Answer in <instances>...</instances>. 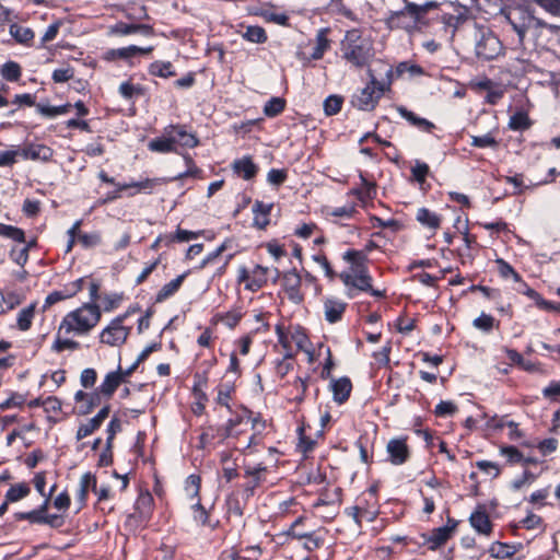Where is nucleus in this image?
Masks as SVG:
<instances>
[{
  "instance_id": "1",
  "label": "nucleus",
  "mask_w": 560,
  "mask_h": 560,
  "mask_svg": "<svg viewBox=\"0 0 560 560\" xmlns=\"http://www.w3.org/2000/svg\"><path fill=\"white\" fill-rule=\"evenodd\" d=\"M382 71L385 78L377 79V71L369 69L370 84L353 95L352 104L361 110H372L377 105L383 94L389 90L394 71L390 66L383 65ZM382 72H378L381 74Z\"/></svg>"
},
{
  "instance_id": "2",
  "label": "nucleus",
  "mask_w": 560,
  "mask_h": 560,
  "mask_svg": "<svg viewBox=\"0 0 560 560\" xmlns=\"http://www.w3.org/2000/svg\"><path fill=\"white\" fill-rule=\"evenodd\" d=\"M100 319V307L94 303H86L65 316L59 326V332L65 330L66 334L74 331L78 335H84L89 332Z\"/></svg>"
},
{
  "instance_id": "3",
  "label": "nucleus",
  "mask_w": 560,
  "mask_h": 560,
  "mask_svg": "<svg viewBox=\"0 0 560 560\" xmlns=\"http://www.w3.org/2000/svg\"><path fill=\"white\" fill-rule=\"evenodd\" d=\"M433 7H435L434 2H427L424 4L406 2L404 9L390 12L386 23L390 28H401L411 33L418 28V25L422 23L425 14Z\"/></svg>"
},
{
  "instance_id": "4",
  "label": "nucleus",
  "mask_w": 560,
  "mask_h": 560,
  "mask_svg": "<svg viewBox=\"0 0 560 560\" xmlns=\"http://www.w3.org/2000/svg\"><path fill=\"white\" fill-rule=\"evenodd\" d=\"M343 58L357 67H363L372 57V47L368 39L357 31L348 32L342 45Z\"/></svg>"
},
{
  "instance_id": "5",
  "label": "nucleus",
  "mask_w": 560,
  "mask_h": 560,
  "mask_svg": "<svg viewBox=\"0 0 560 560\" xmlns=\"http://www.w3.org/2000/svg\"><path fill=\"white\" fill-rule=\"evenodd\" d=\"M133 513L129 514L126 520V525L132 529H138L144 526L153 511V497L148 492H141L135 503Z\"/></svg>"
},
{
  "instance_id": "6",
  "label": "nucleus",
  "mask_w": 560,
  "mask_h": 560,
  "mask_svg": "<svg viewBox=\"0 0 560 560\" xmlns=\"http://www.w3.org/2000/svg\"><path fill=\"white\" fill-rule=\"evenodd\" d=\"M127 314L117 316L101 332V341L112 347H119L127 340L130 328L124 326Z\"/></svg>"
},
{
  "instance_id": "7",
  "label": "nucleus",
  "mask_w": 560,
  "mask_h": 560,
  "mask_svg": "<svg viewBox=\"0 0 560 560\" xmlns=\"http://www.w3.org/2000/svg\"><path fill=\"white\" fill-rule=\"evenodd\" d=\"M447 525L434 528L431 534H422L423 545H428L430 550H436L443 546L454 534L457 522L448 518Z\"/></svg>"
},
{
  "instance_id": "8",
  "label": "nucleus",
  "mask_w": 560,
  "mask_h": 560,
  "mask_svg": "<svg viewBox=\"0 0 560 560\" xmlns=\"http://www.w3.org/2000/svg\"><path fill=\"white\" fill-rule=\"evenodd\" d=\"M199 172L197 167L188 168L186 172L180 173L172 178H165V177H156V178H145L143 180L139 182H131L129 183V186L131 188H136L137 192H143V194H151L155 187L167 184L171 180L182 179L188 176H196V174Z\"/></svg>"
},
{
  "instance_id": "9",
  "label": "nucleus",
  "mask_w": 560,
  "mask_h": 560,
  "mask_svg": "<svg viewBox=\"0 0 560 560\" xmlns=\"http://www.w3.org/2000/svg\"><path fill=\"white\" fill-rule=\"evenodd\" d=\"M501 51V44L492 33L483 34L476 44V55L485 60L495 58Z\"/></svg>"
},
{
  "instance_id": "10",
  "label": "nucleus",
  "mask_w": 560,
  "mask_h": 560,
  "mask_svg": "<svg viewBox=\"0 0 560 560\" xmlns=\"http://www.w3.org/2000/svg\"><path fill=\"white\" fill-rule=\"evenodd\" d=\"M282 285L290 301L295 304H299L303 301V295L300 292L301 277L295 269L287 271L282 275Z\"/></svg>"
},
{
  "instance_id": "11",
  "label": "nucleus",
  "mask_w": 560,
  "mask_h": 560,
  "mask_svg": "<svg viewBox=\"0 0 560 560\" xmlns=\"http://www.w3.org/2000/svg\"><path fill=\"white\" fill-rule=\"evenodd\" d=\"M393 465H402L409 458V448L405 439H392L386 446Z\"/></svg>"
},
{
  "instance_id": "12",
  "label": "nucleus",
  "mask_w": 560,
  "mask_h": 560,
  "mask_svg": "<svg viewBox=\"0 0 560 560\" xmlns=\"http://www.w3.org/2000/svg\"><path fill=\"white\" fill-rule=\"evenodd\" d=\"M341 279L346 285H352L361 291L372 289V278L366 268H359L357 271H351V273H342Z\"/></svg>"
},
{
  "instance_id": "13",
  "label": "nucleus",
  "mask_w": 560,
  "mask_h": 560,
  "mask_svg": "<svg viewBox=\"0 0 560 560\" xmlns=\"http://www.w3.org/2000/svg\"><path fill=\"white\" fill-rule=\"evenodd\" d=\"M330 389L332 392L334 400L341 405L348 400L352 384L348 377L332 378L330 382Z\"/></svg>"
},
{
  "instance_id": "14",
  "label": "nucleus",
  "mask_w": 560,
  "mask_h": 560,
  "mask_svg": "<svg viewBox=\"0 0 560 560\" xmlns=\"http://www.w3.org/2000/svg\"><path fill=\"white\" fill-rule=\"evenodd\" d=\"M268 267L256 265L250 271V280L245 284V289L252 292H256L261 289L268 281Z\"/></svg>"
},
{
  "instance_id": "15",
  "label": "nucleus",
  "mask_w": 560,
  "mask_h": 560,
  "mask_svg": "<svg viewBox=\"0 0 560 560\" xmlns=\"http://www.w3.org/2000/svg\"><path fill=\"white\" fill-rule=\"evenodd\" d=\"M267 468L262 464L257 466H245V476L252 478V480L245 486V491L248 495L254 494V490L264 481V472Z\"/></svg>"
},
{
  "instance_id": "16",
  "label": "nucleus",
  "mask_w": 560,
  "mask_h": 560,
  "mask_svg": "<svg viewBox=\"0 0 560 560\" xmlns=\"http://www.w3.org/2000/svg\"><path fill=\"white\" fill-rule=\"evenodd\" d=\"M20 154L24 159L49 161L52 156V150L44 144H31L25 147Z\"/></svg>"
},
{
  "instance_id": "17",
  "label": "nucleus",
  "mask_w": 560,
  "mask_h": 560,
  "mask_svg": "<svg viewBox=\"0 0 560 560\" xmlns=\"http://www.w3.org/2000/svg\"><path fill=\"white\" fill-rule=\"evenodd\" d=\"M345 310L346 303L340 300L327 299L324 302L325 318L329 323L340 320Z\"/></svg>"
},
{
  "instance_id": "18",
  "label": "nucleus",
  "mask_w": 560,
  "mask_h": 560,
  "mask_svg": "<svg viewBox=\"0 0 560 560\" xmlns=\"http://www.w3.org/2000/svg\"><path fill=\"white\" fill-rule=\"evenodd\" d=\"M470 525L482 535H489L492 529V524L485 510L478 509L469 517Z\"/></svg>"
},
{
  "instance_id": "19",
  "label": "nucleus",
  "mask_w": 560,
  "mask_h": 560,
  "mask_svg": "<svg viewBox=\"0 0 560 560\" xmlns=\"http://www.w3.org/2000/svg\"><path fill=\"white\" fill-rule=\"evenodd\" d=\"M399 115L421 131L430 132L435 126L433 122L417 116L413 112L404 106L397 108Z\"/></svg>"
},
{
  "instance_id": "20",
  "label": "nucleus",
  "mask_w": 560,
  "mask_h": 560,
  "mask_svg": "<svg viewBox=\"0 0 560 560\" xmlns=\"http://www.w3.org/2000/svg\"><path fill=\"white\" fill-rule=\"evenodd\" d=\"M330 43L327 38V30H319L316 38H315V45L313 47V51L310 57H303V60L310 61V60H318L322 59L325 51L329 48Z\"/></svg>"
},
{
  "instance_id": "21",
  "label": "nucleus",
  "mask_w": 560,
  "mask_h": 560,
  "mask_svg": "<svg viewBox=\"0 0 560 560\" xmlns=\"http://www.w3.org/2000/svg\"><path fill=\"white\" fill-rule=\"evenodd\" d=\"M233 170L246 180L253 178L257 173V166L248 156L234 161Z\"/></svg>"
},
{
  "instance_id": "22",
  "label": "nucleus",
  "mask_w": 560,
  "mask_h": 560,
  "mask_svg": "<svg viewBox=\"0 0 560 560\" xmlns=\"http://www.w3.org/2000/svg\"><path fill=\"white\" fill-rule=\"evenodd\" d=\"M121 382H122V377L120 375V366H119L116 372H110L105 376L103 383L100 386V393L104 394L107 397H110L115 393V390L117 389V387L120 385Z\"/></svg>"
},
{
  "instance_id": "23",
  "label": "nucleus",
  "mask_w": 560,
  "mask_h": 560,
  "mask_svg": "<svg viewBox=\"0 0 560 560\" xmlns=\"http://www.w3.org/2000/svg\"><path fill=\"white\" fill-rule=\"evenodd\" d=\"M272 205H266L261 201H256L253 206V212L255 214L254 224L259 229H265L269 224V212Z\"/></svg>"
},
{
  "instance_id": "24",
  "label": "nucleus",
  "mask_w": 560,
  "mask_h": 560,
  "mask_svg": "<svg viewBox=\"0 0 560 560\" xmlns=\"http://www.w3.org/2000/svg\"><path fill=\"white\" fill-rule=\"evenodd\" d=\"M152 50H153L152 46L138 47V46L131 45L128 47L113 49L108 54L110 55L112 58L129 59L139 54H150Z\"/></svg>"
},
{
  "instance_id": "25",
  "label": "nucleus",
  "mask_w": 560,
  "mask_h": 560,
  "mask_svg": "<svg viewBox=\"0 0 560 560\" xmlns=\"http://www.w3.org/2000/svg\"><path fill=\"white\" fill-rule=\"evenodd\" d=\"M90 489L96 491V477L91 472H85L80 479V485L77 494L81 505L85 504L88 492Z\"/></svg>"
},
{
  "instance_id": "26",
  "label": "nucleus",
  "mask_w": 560,
  "mask_h": 560,
  "mask_svg": "<svg viewBox=\"0 0 560 560\" xmlns=\"http://www.w3.org/2000/svg\"><path fill=\"white\" fill-rule=\"evenodd\" d=\"M186 276H187V273L185 272L183 275H179L177 278H175L174 280L170 281L168 283L164 284L161 288V290L158 292L155 301L158 303H160V302L165 301L166 299H168L173 294H175L179 290V288H180L184 279L186 278Z\"/></svg>"
},
{
  "instance_id": "27",
  "label": "nucleus",
  "mask_w": 560,
  "mask_h": 560,
  "mask_svg": "<svg viewBox=\"0 0 560 560\" xmlns=\"http://www.w3.org/2000/svg\"><path fill=\"white\" fill-rule=\"evenodd\" d=\"M113 33L118 35H130L139 33L148 36L151 34V27L143 24L118 23L113 27Z\"/></svg>"
},
{
  "instance_id": "28",
  "label": "nucleus",
  "mask_w": 560,
  "mask_h": 560,
  "mask_svg": "<svg viewBox=\"0 0 560 560\" xmlns=\"http://www.w3.org/2000/svg\"><path fill=\"white\" fill-rule=\"evenodd\" d=\"M171 137L172 140H174V147L180 145L186 148H195L198 144V139L182 128L174 129V131L171 133Z\"/></svg>"
},
{
  "instance_id": "29",
  "label": "nucleus",
  "mask_w": 560,
  "mask_h": 560,
  "mask_svg": "<svg viewBox=\"0 0 560 560\" xmlns=\"http://www.w3.org/2000/svg\"><path fill=\"white\" fill-rule=\"evenodd\" d=\"M416 219L422 225H424L429 229H432V230H436L441 223L440 217L427 208H420L417 211Z\"/></svg>"
},
{
  "instance_id": "30",
  "label": "nucleus",
  "mask_w": 560,
  "mask_h": 560,
  "mask_svg": "<svg viewBox=\"0 0 560 560\" xmlns=\"http://www.w3.org/2000/svg\"><path fill=\"white\" fill-rule=\"evenodd\" d=\"M361 187L353 190L361 201L373 199L376 195V185L369 182L363 174H360Z\"/></svg>"
},
{
  "instance_id": "31",
  "label": "nucleus",
  "mask_w": 560,
  "mask_h": 560,
  "mask_svg": "<svg viewBox=\"0 0 560 560\" xmlns=\"http://www.w3.org/2000/svg\"><path fill=\"white\" fill-rule=\"evenodd\" d=\"M10 35L20 44H28L34 38V32L30 27L19 24L10 25Z\"/></svg>"
},
{
  "instance_id": "32",
  "label": "nucleus",
  "mask_w": 560,
  "mask_h": 560,
  "mask_svg": "<svg viewBox=\"0 0 560 560\" xmlns=\"http://www.w3.org/2000/svg\"><path fill=\"white\" fill-rule=\"evenodd\" d=\"M242 36L244 39L256 44H262L267 40L266 31L258 25L246 26V30Z\"/></svg>"
},
{
  "instance_id": "33",
  "label": "nucleus",
  "mask_w": 560,
  "mask_h": 560,
  "mask_svg": "<svg viewBox=\"0 0 560 560\" xmlns=\"http://www.w3.org/2000/svg\"><path fill=\"white\" fill-rule=\"evenodd\" d=\"M71 108H72V105L69 103L60 105V106H50V105H44V104L36 105L37 112L39 114H42L43 116H46L49 118L56 117L58 115H65V114L69 113Z\"/></svg>"
},
{
  "instance_id": "34",
  "label": "nucleus",
  "mask_w": 560,
  "mask_h": 560,
  "mask_svg": "<svg viewBox=\"0 0 560 560\" xmlns=\"http://www.w3.org/2000/svg\"><path fill=\"white\" fill-rule=\"evenodd\" d=\"M149 72L152 75L168 78L175 75L173 66L170 61H154L149 67Z\"/></svg>"
},
{
  "instance_id": "35",
  "label": "nucleus",
  "mask_w": 560,
  "mask_h": 560,
  "mask_svg": "<svg viewBox=\"0 0 560 560\" xmlns=\"http://www.w3.org/2000/svg\"><path fill=\"white\" fill-rule=\"evenodd\" d=\"M508 20H509L511 26L513 27V30L518 35L520 42L522 43L526 36L528 28L532 26L534 19L529 15H526L522 19L521 22H516L515 20L512 19L511 15H509Z\"/></svg>"
},
{
  "instance_id": "36",
  "label": "nucleus",
  "mask_w": 560,
  "mask_h": 560,
  "mask_svg": "<svg viewBox=\"0 0 560 560\" xmlns=\"http://www.w3.org/2000/svg\"><path fill=\"white\" fill-rule=\"evenodd\" d=\"M0 236L10 238L18 243L25 242V234L22 229L13 226V225L3 224V223H0Z\"/></svg>"
},
{
  "instance_id": "37",
  "label": "nucleus",
  "mask_w": 560,
  "mask_h": 560,
  "mask_svg": "<svg viewBox=\"0 0 560 560\" xmlns=\"http://www.w3.org/2000/svg\"><path fill=\"white\" fill-rule=\"evenodd\" d=\"M35 313V304H31L27 307L20 311L18 315V327L25 331L31 328L32 320Z\"/></svg>"
},
{
  "instance_id": "38",
  "label": "nucleus",
  "mask_w": 560,
  "mask_h": 560,
  "mask_svg": "<svg viewBox=\"0 0 560 560\" xmlns=\"http://www.w3.org/2000/svg\"><path fill=\"white\" fill-rule=\"evenodd\" d=\"M149 149L161 153L172 152L175 150L174 140H172L171 136L168 138L153 139L149 142Z\"/></svg>"
},
{
  "instance_id": "39",
  "label": "nucleus",
  "mask_w": 560,
  "mask_h": 560,
  "mask_svg": "<svg viewBox=\"0 0 560 560\" xmlns=\"http://www.w3.org/2000/svg\"><path fill=\"white\" fill-rule=\"evenodd\" d=\"M101 404V394L98 392L89 393L85 401L78 406V413L89 415L96 406Z\"/></svg>"
},
{
  "instance_id": "40",
  "label": "nucleus",
  "mask_w": 560,
  "mask_h": 560,
  "mask_svg": "<svg viewBox=\"0 0 560 560\" xmlns=\"http://www.w3.org/2000/svg\"><path fill=\"white\" fill-rule=\"evenodd\" d=\"M343 259L348 262H351V271H357L359 268H365L364 261L366 259V256L359 250H347L343 254Z\"/></svg>"
},
{
  "instance_id": "41",
  "label": "nucleus",
  "mask_w": 560,
  "mask_h": 560,
  "mask_svg": "<svg viewBox=\"0 0 560 560\" xmlns=\"http://www.w3.org/2000/svg\"><path fill=\"white\" fill-rule=\"evenodd\" d=\"M30 493V488L25 483H18L11 486V488L5 493V499L9 502H16L23 498H25Z\"/></svg>"
},
{
  "instance_id": "42",
  "label": "nucleus",
  "mask_w": 560,
  "mask_h": 560,
  "mask_svg": "<svg viewBox=\"0 0 560 560\" xmlns=\"http://www.w3.org/2000/svg\"><path fill=\"white\" fill-rule=\"evenodd\" d=\"M284 106H285V102L283 98L272 97L271 100H269L266 103V105L264 107V113L268 117H275V116L279 115L284 109Z\"/></svg>"
},
{
  "instance_id": "43",
  "label": "nucleus",
  "mask_w": 560,
  "mask_h": 560,
  "mask_svg": "<svg viewBox=\"0 0 560 560\" xmlns=\"http://www.w3.org/2000/svg\"><path fill=\"white\" fill-rule=\"evenodd\" d=\"M490 552L495 558L504 559L512 557L515 552V549L513 546L497 541L491 545Z\"/></svg>"
},
{
  "instance_id": "44",
  "label": "nucleus",
  "mask_w": 560,
  "mask_h": 560,
  "mask_svg": "<svg viewBox=\"0 0 560 560\" xmlns=\"http://www.w3.org/2000/svg\"><path fill=\"white\" fill-rule=\"evenodd\" d=\"M1 74L8 81H18L21 77V68L16 62L8 61L2 66Z\"/></svg>"
},
{
  "instance_id": "45",
  "label": "nucleus",
  "mask_w": 560,
  "mask_h": 560,
  "mask_svg": "<svg viewBox=\"0 0 560 560\" xmlns=\"http://www.w3.org/2000/svg\"><path fill=\"white\" fill-rule=\"evenodd\" d=\"M509 127L513 130H524L529 127V119L525 113L518 112L511 116Z\"/></svg>"
},
{
  "instance_id": "46",
  "label": "nucleus",
  "mask_w": 560,
  "mask_h": 560,
  "mask_svg": "<svg viewBox=\"0 0 560 560\" xmlns=\"http://www.w3.org/2000/svg\"><path fill=\"white\" fill-rule=\"evenodd\" d=\"M200 490V478L196 475H190L185 482V493L188 498L195 499L198 497Z\"/></svg>"
},
{
  "instance_id": "47",
  "label": "nucleus",
  "mask_w": 560,
  "mask_h": 560,
  "mask_svg": "<svg viewBox=\"0 0 560 560\" xmlns=\"http://www.w3.org/2000/svg\"><path fill=\"white\" fill-rule=\"evenodd\" d=\"M472 325L479 330L489 332L494 326V318L491 315L482 313L479 317L474 319Z\"/></svg>"
},
{
  "instance_id": "48",
  "label": "nucleus",
  "mask_w": 560,
  "mask_h": 560,
  "mask_svg": "<svg viewBox=\"0 0 560 560\" xmlns=\"http://www.w3.org/2000/svg\"><path fill=\"white\" fill-rule=\"evenodd\" d=\"M342 98L336 95H330L324 101V110L326 115H335L341 109Z\"/></svg>"
},
{
  "instance_id": "49",
  "label": "nucleus",
  "mask_w": 560,
  "mask_h": 560,
  "mask_svg": "<svg viewBox=\"0 0 560 560\" xmlns=\"http://www.w3.org/2000/svg\"><path fill=\"white\" fill-rule=\"evenodd\" d=\"M495 262L498 265L499 272H500L501 277H503V278L512 277L514 281H516V282L521 281V276L505 260H503L502 258H499L495 260Z\"/></svg>"
},
{
  "instance_id": "50",
  "label": "nucleus",
  "mask_w": 560,
  "mask_h": 560,
  "mask_svg": "<svg viewBox=\"0 0 560 560\" xmlns=\"http://www.w3.org/2000/svg\"><path fill=\"white\" fill-rule=\"evenodd\" d=\"M79 242L83 247L90 248L100 245L102 243V236L98 232L82 233L79 234Z\"/></svg>"
},
{
  "instance_id": "51",
  "label": "nucleus",
  "mask_w": 560,
  "mask_h": 560,
  "mask_svg": "<svg viewBox=\"0 0 560 560\" xmlns=\"http://www.w3.org/2000/svg\"><path fill=\"white\" fill-rule=\"evenodd\" d=\"M471 145L477 148H495L498 142L490 133H487L483 136H472Z\"/></svg>"
},
{
  "instance_id": "52",
  "label": "nucleus",
  "mask_w": 560,
  "mask_h": 560,
  "mask_svg": "<svg viewBox=\"0 0 560 560\" xmlns=\"http://www.w3.org/2000/svg\"><path fill=\"white\" fill-rule=\"evenodd\" d=\"M80 347L78 341L71 339H61L59 335L56 337L55 342L51 346V349L56 352H61L63 350H77Z\"/></svg>"
},
{
  "instance_id": "53",
  "label": "nucleus",
  "mask_w": 560,
  "mask_h": 560,
  "mask_svg": "<svg viewBox=\"0 0 560 560\" xmlns=\"http://www.w3.org/2000/svg\"><path fill=\"white\" fill-rule=\"evenodd\" d=\"M100 427L101 424L94 418H91L86 423H83L79 427L77 431V440L84 439L85 436L96 431Z\"/></svg>"
},
{
  "instance_id": "54",
  "label": "nucleus",
  "mask_w": 560,
  "mask_h": 560,
  "mask_svg": "<svg viewBox=\"0 0 560 560\" xmlns=\"http://www.w3.org/2000/svg\"><path fill=\"white\" fill-rule=\"evenodd\" d=\"M298 539H304L303 546L308 551L317 549L322 544L323 539L312 534H298Z\"/></svg>"
},
{
  "instance_id": "55",
  "label": "nucleus",
  "mask_w": 560,
  "mask_h": 560,
  "mask_svg": "<svg viewBox=\"0 0 560 560\" xmlns=\"http://www.w3.org/2000/svg\"><path fill=\"white\" fill-rule=\"evenodd\" d=\"M73 75H74V71L71 67H63V68L56 69L52 72V80L56 83H63V82L69 81L70 79H72Z\"/></svg>"
},
{
  "instance_id": "56",
  "label": "nucleus",
  "mask_w": 560,
  "mask_h": 560,
  "mask_svg": "<svg viewBox=\"0 0 560 560\" xmlns=\"http://www.w3.org/2000/svg\"><path fill=\"white\" fill-rule=\"evenodd\" d=\"M232 241L226 240L215 250L210 253L200 264V268L206 267L208 264L214 261L223 252L231 247Z\"/></svg>"
},
{
  "instance_id": "57",
  "label": "nucleus",
  "mask_w": 560,
  "mask_h": 560,
  "mask_svg": "<svg viewBox=\"0 0 560 560\" xmlns=\"http://www.w3.org/2000/svg\"><path fill=\"white\" fill-rule=\"evenodd\" d=\"M199 236L197 232L187 231L177 229L176 233L174 235H168L167 238L170 242L177 241V242H188L190 240H195Z\"/></svg>"
},
{
  "instance_id": "58",
  "label": "nucleus",
  "mask_w": 560,
  "mask_h": 560,
  "mask_svg": "<svg viewBox=\"0 0 560 560\" xmlns=\"http://www.w3.org/2000/svg\"><path fill=\"white\" fill-rule=\"evenodd\" d=\"M412 175L418 183H423L429 174V166L423 162L416 161L411 168Z\"/></svg>"
},
{
  "instance_id": "59",
  "label": "nucleus",
  "mask_w": 560,
  "mask_h": 560,
  "mask_svg": "<svg viewBox=\"0 0 560 560\" xmlns=\"http://www.w3.org/2000/svg\"><path fill=\"white\" fill-rule=\"evenodd\" d=\"M457 411L456 405L452 401H440L435 407V415L440 417L452 416Z\"/></svg>"
},
{
  "instance_id": "60",
  "label": "nucleus",
  "mask_w": 560,
  "mask_h": 560,
  "mask_svg": "<svg viewBox=\"0 0 560 560\" xmlns=\"http://www.w3.org/2000/svg\"><path fill=\"white\" fill-rule=\"evenodd\" d=\"M533 2L552 15H558L560 13V0H533Z\"/></svg>"
},
{
  "instance_id": "61",
  "label": "nucleus",
  "mask_w": 560,
  "mask_h": 560,
  "mask_svg": "<svg viewBox=\"0 0 560 560\" xmlns=\"http://www.w3.org/2000/svg\"><path fill=\"white\" fill-rule=\"evenodd\" d=\"M20 155L19 150H8L0 152V166H12L16 163V158Z\"/></svg>"
},
{
  "instance_id": "62",
  "label": "nucleus",
  "mask_w": 560,
  "mask_h": 560,
  "mask_svg": "<svg viewBox=\"0 0 560 560\" xmlns=\"http://www.w3.org/2000/svg\"><path fill=\"white\" fill-rule=\"evenodd\" d=\"M16 304H19L16 295H4L0 292V314L4 313L7 310H12Z\"/></svg>"
},
{
  "instance_id": "63",
  "label": "nucleus",
  "mask_w": 560,
  "mask_h": 560,
  "mask_svg": "<svg viewBox=\"0 0 560 560\" xmlns=\"http://www.w3.org/2000/svg\"><path fill=\"white\" fill-rule=\"evenodd\" d=\"M287 179V173L284 170L271 168L268 172L267 180L271 185L279 186Z\"/></svg>"
},
{
  "instance_id": "64",
  "label": "nucleus",
  "mask_w": 560,
  "mask_h": 560,
  "mask_svg": "<svg viewBox=\"0 0 560 560\" xmlns=\"http://www.w3.org/2000/svg\"><path fill=\"white\" fill-rule=\"evenodd\" d=\"M242 560H258L261 556V548L258 545L249 546L240 551Z\"/></svg>"
}]
</instances>
